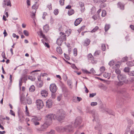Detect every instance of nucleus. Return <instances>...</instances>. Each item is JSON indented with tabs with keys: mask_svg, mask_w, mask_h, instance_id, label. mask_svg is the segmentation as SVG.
I'll return each mask as SVG.
<instances>
[{
	"mask_svg": "<svg viewBox=\"0 0 134 134\" xmlns=\"http://www.w3.org/2000/svg\"><path fill=\"white\" fill-rule=\"evenodd\" d=\"M47 7L48 8L49 10H51L52 9L51 4H50L48 5L47 6Z\"/></svg>",
	"mask_w": 134,
	"mask_h": 134,
	"instance_id": "nucleus-64",
	"label": "nucleus"
},
{
	"mask_svg": "<svg viewBox=\"0 0 134 134\" xmlns=\"http://www.w3.org/2000/svg\"><path fill=\"white\" fill-rule=\"evenodd\" d=\"M88 59L89 60H91V59H93V57L91 54H89L88 56Z\"/></svg>",
	"mask_w": 134,
	"mask_h": 134,
	"instance_id": "nucleus-52",
	"label": "nucleus"
},
{
	"mask_svg": "<svg viewBox=\"0 0 134 134\" xmlns=\"http://www.w3.org/2000/svg\"><path fill=\"white\" fill-rule=\"evenodd\" d=\"M79 4L81 8V12H83L85 10L84 3L82 2H80Z\"/></svg>",
	"mask_w": 134,
	"mask_h": 134,
	"instance_id": "nucleus-14",
	"label": "nucleus"
},
{
	"mask_svg": "<svg viewBox=\"0 0 134 134\" xmlns=\"http://www.w3.org/2000/svg\"><path fill=\"white\" fill-rule=\"evenodd\" d=\"M92 113L93 117L94 118V120L97 122L96 125L94 127V129L95 130H98L101 127V125L100 123V121L98 118V114L95 112L94 110H93Z\"/></svg>",
	"mask_w": 134,
	"mask_h": 134,
	"instance_id": "nucleus-3",
	"label": "nucleus"
},
{
	"mask_svg": "<svg viewBox=\"0 0 134 134\" xmlns=\"http://www.w3.org/2000/svg\"><path fill=\"white\" fill-rule=\"evenodd\" d=\"M72 82L71 81H68V85L69 86V87L72 88Z\"/></svg>",
	"mask_w": 134,
	"mask_h": 134,
	"instance_id": "nucleus-39",
	"label": "nucleus"
},
{
	"mask_svg": "<svg viewBox=\"0 0 134 134\" xmlns=\"http://www.w3.org/2000/svg\"><path fill=\"white\" fill-rule=\"evenodd\" d=\"M56 51L57 53L60 54L62 53V51L61 48L60 47H57L56 48Z\"/></svg>",
	"mask_w": 134,
	"mask_h": 134,
	"instance_id": "nucleus-23",
	"label": "nucleus"
},
{
	"mask_svg": "<svg viewBox=\"0 0 134 134\" xmlns=\"http://www.w3.org/2000/svg\"><path fill=\"white\" fill-rule=\"evenodd\" d=\"M48 94L47 91L45 90H43L41 91V95L43 97H47Z\"/></svg>",
	"mask_w": 134,
	"mask_h": 134,
	"instance_id": "nucleus-12",
	"label": "nucleus"
},
{
	"mask_svg": "<svg viewBox=\"0 0 134 134\" xmlns=\"http://www.w3.org/2000/svg\"><path fill=\"white\" fill-rule=\"evenodd\" d=\"M118 79L119 80L123 81L124 80V81L125 77L123 75L119 74L118 76Z\"/></svg>",
	"mask_w": 134,
	"mask_h": 134,
	"instance_id": "nucleus-19",
	"label": "nucleus"
},
{
	"mask_svg": "<svg viewBox=\"0 0 134 134\" xmlns=\"http://www.w3.org/2000/svg\"><path fill=\"white\" fill-rule=\"evenodd\" d=\"M100 53V51H97L94 53V55L95 56H96L99 55Z\"/></svg>",
	"mask_w": 134,
	"mask_h": 134,
	"instance_id": "nucleus-42",
	"label": "nucleus"
},
{
	"mask_svg": "<svg viewBox=\"0 0 134 134\" xmlns=\"http://www.w3.org/2000/svg\"><path fill=\"white\" fill-rule=\"evenodd\" d=\"M40 34L41 36L44 39H45V36L43 35L42 32V31H40Z\"/></svg>",
	"mask_w": 134,
	"mask_h": 134,
	"instance_id": "nucleus-57",
	"label": "nucleus"
},
{
	"mask_svg": "<svg viewBox=\"0 0 134 134\" xmlns=\"http://www.w3.org/2000/svg\"><path fill=\"white\" fill-rule=\"evenodd\" d=\"M114 63L113 60H112L109 62V65L110 66H112L114 65Z\"/></svg>",
	"mask_w": 134,
	"mask_h": 134,
	"instance_id": "nucleus-46",
	"label": "nucleus"
},
{
	"mask_svg": "<svg viewBox=\"0 0 134 134\" xmlns=\"http://www.w3.org/2000/svg\"><path fill=\"white\" fill-rule=\"evenodd\" d=\"M97 105V103L96 102H93L91 103V105L92 106H94Z\"/></svg>",
	"mask_w": 134,
	"mask_h": 134,
	"instance_id": "nucleus-49",
	"label": "nucleus"
},
{
	"mask_svg": "<svg viewBox=\"0 0 134 134\" xmlns=\"http://www.w3.org/2000/svg\"><path fill=\"white\" fill-rule=\"evenodd\" d=\"M43 85V83L42 81L39 82L37 83V86L39 87H41Z\"/></svg>",
	"mask_w": 134,
	"mask_h": 134,
	"instance_id": "nucleus-33",
	"label": "nucleus"
},
{
	"mask_svg": "<svg viewBox=\"0 0 134 134\" xmlns=\"http://www.w3.org/2000/svg\"><path fill=\"white\" fill-rule=\"evenodd\" d=\"M82 21V19L81 18H78L76 19L74 22V24L76 26L79 25Z\"/></svg>",
	"mask_w": 134,
	"mask_h": 134,
	"instance_id": "nucleus-15",
	"label": "nucleus"
},
{
	"mask_svg": "<svg viewBox=\"0 0 134 134\" xmlns=\"http://www.w3.org/2000/svg\"><path fill=\"white\" fill-rule=\"evenodd\" d=\"M41 119V118L40 117H35L32 119L31 121L33 122H38L40 121Z\"/></svg>",
	"mask_w": 134,
	"mask_h": 134,
	"instance_id": "nucleus-16",
	"label": "nucleus"
},
{
	"mask_svg": "<svg viewBox=\"0 0 134 134\" xmlns=\"http://www.w3.org/2000/svg\"><path fill=\"white\" fill-rule=\"evenodd\" d=\"M126 64L128 66H132L134 65L133 62H127Z\"/></svg>",
	"mask_w": 134,
	"mask_h": 134,
	"instance_id": "nucleus-25",
	"label": "nucleus"
},
{
	"mask_svg": "<svg viewBox=\"0 0 134 134\" xmlns=\"http://www.w3.org/2000/svg\"><path fill=\"white\" fill-rule=\"evenodd\" d=\"M46 117L47 121L45 122L41 126V129H42V130H41V131L43 130V129H45L47 128L48 126L50 125L52 122V121H51V122L50 123L49 119H47V118L46 117Z\"/></svg>",
	"mask_w": 134,
	"mask_h": 134,
	"instance_id": "nucleus-6",
	"label": "nucleus"
},
{
	"mask_svg": "<svg viewBox=\"0 0 134 134\" xmlns=\"http://www.w3.org/2000/svg\"><path fill=\"white\" fill-rule=\"evenodd\" d=\"M118 7L121 9L123 10L124 9V5L120 2H119L118 4Z\"/></svg>",
	"mask_w": 134,
	"mask_h": 134,
	"instance_id": "nucleus-17",
	"label": "nucleus"
},
{
	"mask_svg": "<svg viewBox=\"0 0 134 134\" xmlns=\"http://www.w3.org/2000/svg\"><path fill=\"white\" fill-rule=\"evenodd\" d=\"M90 41L88 39H86L84 41V45L85 46H87L89 45Z\"/></svg>",
	"mask_w": 134,
	"mask_h": 134,
	"instance_id": "nucleus-20",
	"label": "nucleus"
},
{
	"mask_svg": "<svg viewBox=\"0 0 134 134\" xmlns=\"http://www.w3.org/2000/svg\"><path fill=\"white\" fill-rule=\"evenodd\" d=\"M36 105L37 108L39 109L42 108L44 104L43 101L41 100H37L36 101Z\"/></svg>",
	"mask_w": 134,
	"mask_h": 134,
	"instance_id": "nucleus-7",
	"label": "nucleus"
},
{
	"mask_svg": "<svg viewBox=\"0 0 134 134\" xmlns=\"http://www.w3.org/2000/svg\"><path fill=\"white\" fill-rule=\"evenodd\" d=\"M129 81H130L131 83H132L134 82V78L132 77L129 79Z\"/></svg>",
	"mask_w": 134,
	"mask_h": 134,
	"instance_id": "nucleus-60",
	"label": "nucleus"
},
{
	"mask_svg": "<svg viewBox=\"0 0 134 134\" xmlns=\"http://www.w3.org/2000/svg\"><path fill=\"white\" fill-rule=\"evenodd\" d=\"M53 102L51 99L48 100L46 102V106L48 108H50L51 107L52 104Z\"/></svg>",
	"mask_w": 134,
	"mask_h": 134,
	"instance_id": "nucleus-13",
	"label": "nucleus"
},
{
	"mask_svg": "<svg viewBox=\"0 0 134 134\" xmlns=\"http://www.w3.org/2000/svg\"><path fill=\"white\" fill-rule=\"evenodd\" d=\"M43 29L44 31L47 32L49 29V27L48 25H46L43 26Z\"/></svg>",
	"mask_w": 134,
	"mask_h": 134,
	"instance_id": "nucleus-21",
	"label": "nucleus"
},
{
	"mask_svg": "<svg viewBox=\"0 0 134 134\" xmlns=\"http://www.w3.org/2000/svg\"><path fill=\"white\" fill-rule=\"evenodd\" d=\"M72 125L66 126L65 127L62 126L57 127L56 130L59 132L62 133L64 132H70L72 131Z\"/></svg>",
	"mask_w": 134,
	"mask_h": 134,
	"instance_id": "nucleus-2",
	"label": "nucleus"
},
{
	"mask_svg": "<svg viewBox=\"0 0 134 134\" xmlns=\"http://www.w3.org/2000/svg\"><path fill=\"white\" fill-rule=\"evenodd\" d=\"M35 90V87L34 86H31L29 88V91L31 92H33Z\"/></svg>",
	"mask_w": 134,
	"mask_h": 134,
	"instance_id": "nucleus-28",
	"label": "nucleus"
},
{
	"mask_svg": "<svg viewBox=\"0 0 134 134\" xmlns=\"http://www.w3.org/2000/svg\"><path fill=\"white\" fill-rule=\"evenodd\" d=\"M33 5L32 6V8L33 10H36L37 9L38 7V5H36V3Z\"/></svg>",
	"mask_w": 134,
	"mask_h": 134,
	"instance_id": "nucleus-26",
	"label": "nucleus"
},
{
	"mask_svg": "<svg viewBox=\"0 0 134 134\" xmlns=\"http://www.w3.org/2000/svg\"><path fill=\"white\" fill-rule=\"evenodd\" d=\"M26 101L27 103L29 104H30L32 103V100L29 97H28L26 99Z\"/></svg>",
	"mask_w": 134,
	"mask_h": 134,
	"instance_id": "nucleus-24",
	"label": "nucleus"
},
{
	"mask_svg": "<svg viewBox=\"0 0 134 134\" xmlns=\"http://www.w3.org/2000/svg\"><path fill=\"white\" fill-rule=\"evenodd\" d=\"M25 114L26 115H27V116H29V114H29V111L28 110H25Z\"/></svg>",
	"mask_w": 134,
	"mask_h": 134,
	"instance_id": "nucleus-59",
	"label": "nucleus"
},
{
	"mask_svg": "<svg viewBox=\"0 0 134 134\" xmlns=\"http://www.w3.org/2000/svg\"><path fill=\"white\" fill-rule=\"evenodd\" d=\"M28 79L33 81L35 80V78L34 77H33L31 76H29L28 77Z\"/></svg>",
	"mask_w": 134,
	"mask_h": 134,
	"instance_id": "nucleus-45",
	"label": "nucleus"
},
{
	"mask_svg": "<svg viewBox=\"0 0 134 134\" xmlns=\"http://www.w3.org/2000/svg\"><path fill=\"white\" fill-rule=\"evenodd\" d=\"M103 76L104 77L107 78L108 79L110 77V74L108 72H105L103 74Z\"/></svg>",
	"mask_w": 134,
	"mask_h": 134,
	"instance_id": "nucleus-18",
	"label": "nucleus"
},
{
	"mask_svg": "<svg viewBox=\"0 0 134 134\" xmlns=\"http://www.w3.org/2000/svg\"><path fill=\"white\" fill-rule=\"evenodd\" d=\"M55 131L54 130H51L50 131L47 132V134H54Z\"/></svg>",
	"mask_w": 134,
	"mask_h": 134,
	"instance_id": "nucleus-50",
	"label": "nucleus"
},
{
	"mask_svg": "<svg viewBox=\"0 0 134 134\" xmlns=\"http://www.w3.org/2000/svg\"><path fill=\"white\" fill-rule=\"evenodd\" d=\"M130 70V68L129 67H126L124 69V71L126 72H128Z\"/></svg>",
	"mask_w": 134,
	"mask_h": 134,
	"instance_id": "nucleus-44",
	"label": "nucleus"
},
{
	"mask_svg": "<svg viewBox=\"0 0 134 134\" xmlns=\"http://www.w3.org/2000/svg\"><path fill=\"white\" fill-rule=\"evenodd\" d=\"M23 80L22 78H21L19 80V86L20 88H21V87L22 85V81Z\"/></svg>",
	"mask_w": 134,
	"mask_h": 134,
	"instance_id": "nucleus-54",
	"label": "nucleus"
},
{
	"mask_svg": "<svg viewBox=\"0 0 134 134\" xmlns=\"http://www.w3.org/2000/svg\"><path fill=\"white\" fill-rule=\"evenodd\" d=\"M115 71L116 74L119 75L120 74V71L118 69H116Z\"/></svg>",
	"mask_w": 134,
	"mask_h": 134,
	"instance_id": "nucleus-48",
	"label": "nucleus"
},
{
	"mask_svg": "<svg viewBox=\"0 0 134 134\" xmlns=\"http://www.w3.org/2000/svg\"><path fill=\"white\" fill-rule=\"evenodd\" d=\"M65 0H60L59 3L61 5H63L64 4Z\"/></svg>",
	"mask_w": 134,
	"mask_h": 134,
	"instance_id": "nucleus-53",
	"label": "nucleus"
},
{
	"mask_svg": "<svg viewBox=\"0 0 134 134\" xmlns=\"http://www.w3.org/2000/svg\"><path fill=\"white\" fill-rule=\"evenodd\" d=\"M74 13V11L72 9H70L68 11V14L69 15H71L73 14Z\"/></svg>",
	"mask_w": 134,
	"mask_h": 134,
	"instance_id": "nucleus-22",
	"label": "nucleus"
},
{
	"mask_svg": "<svg viewBox=\"0 0 134 134\" xmlns=\"http://www.w3.org/2000/svg\"><path fill=\"white\" fill-rule=\"evenodd\" d=\"M64 57L65 58L68 60H69L70 59L69 57L67 55L64 54Z\"/></svg>",
	"mask_w": 134,
	"mask_h": 134,
	"instance_id": "nucleus-63",
	"label": "nucleus"
},
{
	"mask_svg": "<svg viewBox=\"0 0 134 134\" xmlns=\"http://www.w3.org/2000/svg\"><path fill=\"white\" fill-rule=\"evenodd\" d=\"M128 57H125L123 58L122 59V61L123 62H125L127 61V60Z\"/></svg>",
	"mask_w": 134,
	"mask_h": 134,
	"instance_id": "nucleus-47",
	"label": "nucleus"
},
{
	"mask_svg": "<svg viewBox=\"0 0 134 134\" xmlns=\"http://www.w3.org/2000/svg\"><path fill=\"white\" fill-rule=\"evenodd\" d=\"M71 67L74 69L78 70L76 66L74 64H71Z\"/></svg>",
	"mask_w": 134,
	"mask_h": 134,
	"instance_id": "nucleus-38",
	"label": "nucleus"
},
{
	"mask_svg": "<svg viewBox=\"0 0 134 134\" xmlns=\"http://www.w3.org/2000/svg\"><path fill=\"white\" fill-rule=\"evenodd\" d=\"M65 117V112L62 110L58 111L56 115L53 114H50L46 115L47 119H49L50 120V123L53 119H57L60 121L63 120Z\"/></svg>",
	"mask_w": 134,
	"mask_h": 134,
	"instance_id": "nucleus-1",
	"label": "nucleus"
},
{
	"mask_svg": "<svg viewBox=\"0 0 134 134\" xmlns=\"http://www.w3.org/2000/svg\"><path fill=\"white\" fill-rule=\"evenodd\" d=\"M10 114L12 115L15 116V115L14 112L12 110H10V112L9 113Z\"/></svg>",
	"mask_w": 134,
	"mask_h": 134,
	"instance_id": "nucleus-56",
	"label": "nucleus"
},
{
	"mask_svg": "<svg viewBox=\"0 0 134 134\" xmlns=\"http://www.w3.org/2000/svg\"><path fill=\"white\" fill-rule=\"evenodd\" d=\"M105 70V68L104 66H102L101 67L100 69V74L103 73Z\"/></svg>",
	"mask_w": 134,
	"mask_h": 134,
	"instance_id": "nucleus-27",
	"label": "nucleus"
},
{
	"mask_svg": "<svg viewBox=\"0 0 134 134\" xmlns=\"http://www.w3.org/2000/svg\"><path fill=\"white\" fill-rule=\"evenodd\" d=\"M99 29V27L97 26H96L91 31V32L93 33L95 32Z\"/></svg>",
	"mask_w": 134,
	"mask_h": 134,
	"instance_id": "nucleus-34",
	"label": "nucleus"
},
{
	"mask_svg": "<svg viewBox=\"0 0 134 134\" xmlns=\"http://www.w3.org/2000/svg\"><path fill=\"white\" fill-rule=\"evenodd\" d=\"M89 60L93 64L96 63L97 62L96 60L94 59L93 57V59H91V60Z\"/></svg>",
	"mask_w": 134,
	"mask_h": 134,
	"instance_id": "nucleus-43",
	"label": "nucleus"
},
{
	"mask_svg": "<svg viewBox=\"0 0 134 134\" xmlns=\"http://www.w3.org/2000/svg\"><path fill=\"white\" fill-rule=\"evenodd\" d=\"M23 33L26 36H28L29 35V32L26 30H24L23 31Z\"/></svg>",
	"mask_w": 134,
	"mask_h": 134,
	"instance_id": "nucleus-31",
	"label": "nucleus"
},
{
	"mask_svg": "<svg viewBox=\"0 0 134 134\" xmlns=\"http://www.w3.org/2000/svg\"><path fill=\"white\" fill-rule=\"evenodd\" d=\"M58 12H59L58 9H55L54 10V14L56 15H57L58 14Z\"/></svg>",
	"mask_w": 134,
	"mask_h": 134,
	"instance_id": "nucleus-58",
	"label": "nucleus"
},
{
	"mask_svg": "<svg viewBox=\"0 0 134 134\" xmlns=\"http://www.w3.org/2000/svg\"><path fill=\"white\" fill-rule=\"evenodd\" d=\"M82 122L81 118L80 117L76 118L74 123V125L75 127H78L79 129L82 128L83 127V125H80Z\"/></svg>",
	"mask_w": 134,
	"mask_h": 134,
	"instance_id": "nucleus-4",
	"label": "nucleus"
},
{
	"mask_svg": "<svg viewBox=\"0 0 134 134\" xmlns=\"http://www.w3.org/2000/svg\"><path fill=\"white\" fill-rule=\"evenodd\" d=\"M111 90L113 92H116L118 94H122L124 96H126L127 94L125 89L121 90L118 91L116 88H112Z\"/></svg>",
	"mask_w": 134,
	"mask_h": 134,
	"instance_id": "nucleus-5",
	"label": "nucleus"
},
{
	"mask_svg": "<svg viewBox=\"0 0 134 134\" xmlns=\"http://www.w3.org/2000/svg\"><path fill=\"white\" fill-rule=\"evenodd\" d=\"M102 48L103 51H105V45L103 44L102 45Z\"/></svg>",
	"mask_w": 134,
	"mask_h": 134,
	"instance_id": "nucleus-62",
	"label": "nucleus"
},
{
	"mask_svg": "<svg viewBox=\"0 0 134 134\" xmlns=\"http://www.w3.org/2000/svg\"><path fill=\"white\" fill-rule=\"evenodd\" d=\"M82 71L84 73H85L87 74H90V72L89 71H88L87 70L85 69H82Z\"/></svg>",
	"mask_w": 134,
	"mask_h": 134,
	"instance_id": "nucleus-36",
	"label": "nucleus"
},
{
	"mask_svg": "<svg viewBox=\"0 0 134 134\" xmlns=\"http://www.w3.org/2000/svg\"><path fill=\"white\" fill-rule=\"evenodd\" d=\"M128 74L130 76H134V71H132L129 72L128 73Z\"/></svg>",
	"mask_w": 134,
	"mask_h": 134,
	"instance_id": "nucleus-40",
	"label": "nucleus"
},
{
	"mask_svg": "<svg viewBox=\"0 0 134 134\" xmlns=\"http://www.w3.org/2000/svg\"><path fill=\"white\" fill-rule=\"evenodd\" d=\"M36 11V10H33L32 12L31 15V16L32 18H35Z\"/></svg>",
	"mask_w": 134,
	"mask_h": 134,
	"instance_id": "nucleus-30",
	"label": "nucleus"
},
{
	"mask_svg": "<svg viewBox=\"0 0 134 134\" xmlns=\"http://www.w3.org/2000/svg\"><path fill=\"white\" fill-rule=\"evenodd\" d=\"M41 41H42V42H43V43L45 45L46 47H47L48 48L49 47V45L46 42H44L43 41V40H41Z\"/></svg>",
	"mask_w": 134,
	"mask_h": 134,
	"instance_id": "nucleus-51",
	"label": "nucleus"
},
{
	"mask_svg": "<svg viewBox=\"0 0 134 134\" xmlns=\"http://www.w3.org/2000/svg\"><path fill=\"white\" fill-rule=\"evenodd\" d=\"M124 82L125 81L124 80H119V81H115L114 82V84L117 87H120L123 85Z\"/></svg>",
	"mask_w": 134,
	"mask_h": 134,
	"instance_id": "nucleus-11",
	"label": "nucleus"
},
{
	"mask_svg": "<svg viewBox=\"0 0 134 134\" xmlns=\"http://www.w3.org/2000/svg\"><path fill=\"white\" fill-rule=\"evenodd\" d=\"M90 74L91 73L94 74L95 72L94 70V69L93 68H92L90 70Z\"/></svg>",
	"mask_w": 134,
	"mask_h": 134,
	"instance_id": "nucleus-61",
	"label": "nucleus"
},
{
	"mask_svg": "<svg viewBox=\"0 0 134 134\" xmlns=\"http://www.w3.org/2000/svg\"><path fill=\"white\" fill-rule=\"evenodd\" d=\"M62 95L60 94L58 96L57 99L58 101H60L62 99Z\"/></svg>",
	"mask_w": 134,
	"mask_h": 134,
	"instance_id": "nucleus-55",
	"label": "nucleus"
},
{
	"mask_svg": "<svg viewBox=\"0 0 134 134\" xmlns=\"http://www.w3.org/2000/svg\"><path fill=\"white\" fill-rule=\"evenodd\" d=\"M110 26L109 25L106 24L105 27V31H107L110 28Z\"/></svg>",
	"mask_w": 134,
	"mask_h": 134,
	"instance_id": "nucleus-29",
	"label": "nucleus"
},
{
	"mask_svg": "<svg viewBox=\"0 0 134 134\" xmlns=\"http://www.w3.org/2000/svg\"><path fill=\"white\" fill-rule=\"evenodd\" d=\"M73 53L75 56H76L77 55V50L76 48H74L73 49Z\"/></svg>",
	"mask_w": 134,
	"mask_h": 134,
	"instance_id": "nucleus-35",
	"label": "nucleus"
},
{
	"mask_svg": "<svg viewBox=\"0 0 134 134\" xmlns=\"http://www.w3.org/2000/svg\"><path fill=\"white\" fill-rule=\"evenodd\" d=\"M2 4L4 7H5L6 6H9L10 7L12 6L10 0H3Z\"/></svg>",
	"mask_w": 134,
	"mask_h": 134,
	"instance_id": "nucleus-10",
	"label": "nucleus"
},
{
	"mask_svg": "<svg viewBox=\"0 0 134 134\" xmlns=\"http://www.w3.org/2000/svg\"><path fill=\"white\" fill-rule=\"evenodd\" d=\"M71 33V32L70 30H67L65 32V34L67 36H68Z\"/></svg>",
	"mask_w": 134,
	"mask_h": 134,
	"instance_id": "nucleus-37",
	"label": "nucleus"
},
{
	"mask_svg": "<svg viewBox=\"0 0 134 134\" xmlns=\"http://www.w3.org/2000/svg\"><path fill=\"white\" fill-rule=\"evenodd\" d=\"M60 37L57 39L58 41H60L61 42H62L63 40H66L65 37L66 36L64 33L60 32Z\"/></svg>",
	"mask_w": 134,
	"mask_h": 134,
	"instance_id": "nucleus-9",
	"label": "nucleus"
},
{
	"mask_svg": "<svg viewBox=\"0 0 134 134\" xmlns=\"http://www.w3.org/2000/svg\"><path fill=\"white\" fill-rule=\"evenodd\" d=\"M96 11V8L95 7H93L91 9V14H94L95 12Z\"/></svg>",
	"mask_w": 134,
	"mask_h": 134,
	"instance_id": "nucleus-32",
	"label": "nucleus"
},
{
	"mask_svg": "<svg viewBox=\"0 0 134 134\" xmlns=\"http://www.w3.org/2000/svg\"><path fill=\"white\" fill-rule=\"evenodd\" d=\"M106 14V12L105 10H103L102 11V16L103 17H104Z\"/></svg>",
	"mask_w": 134,
	"mask_h": 134,
	"instance_id": "nucleus-41",
	"label": "nucleus"
},
{
	"mask_svg": "<svg viewBox=\"0 0 134 134\" xmlns=\"http://www.w3.org/2000/svg\"><path fill=\"white\" fill-rule=\"evenodd\" d=\"M50 90L52 93H55L57 89V87L55 84H51L49 87Z\"/></svg>",
	"mask_w": 134,
	"mask_h": 134,
	"instance_id": "nucleus-8",
	"label": "nucleus"
}]
</instances>
